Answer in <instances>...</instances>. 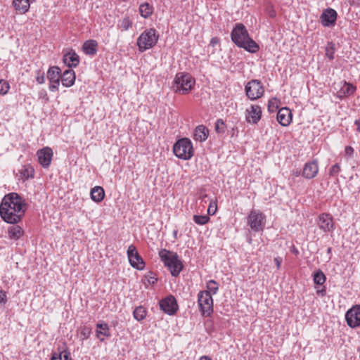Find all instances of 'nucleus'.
<instances>
[{"label": "nucleus", "mask_w": 360, "mask_h": 360, "mask_svg": "<svg viewBox=\"0 0 360 360\" xmlns=\"http://www.w3.org/2000/svg\"><path fill=\"white\" fill-rule=\"evenodd\" d=\"M27 210L25 200L17 193L4 195L0 204V217L6 223L18 224Z\"/></svg>", "instance_id": "nucleus-1"}, {"label": "nucleus", "mask_w": 360, "mask_h": 360, "mask_svg": "<svg viewBox=\"0 0 360 360\" xmlns=\"http://www.w3.org/2000/svg\"><path fill=\"white\" fill-rule=\"evenodd\" d=\"M232 41L239 47L243 48L251 53H256L259 47L248 34L245 27L243 24H238L231 32Z\"/></svg>", "instance_id": "nucleus-2"}, {"label": "nucleus", "mask_w": 360, "mask_h": 360, "mask_svg": "<svg viewBox=\"0 0 360 360\" xmlns=\"http://www.w3.org/2000/svg\"><path fill=\"white\" fill-rule=\"evenodd\" d=\"M195 84V79L189 73L181 72L176 74L172 88L176 93L186 95L191 91Z\"/></svg>", "instance_id": "nucleus-3"}, {"label": "nucleus", "mask_w": 360, "mask_h": 360, "mask_svg": "<svg viewBox=\"0 0 360 360\" xmlns=\"http://www.w3.org/2000/svg\"><path fill=\"white\" fill-rule=\"evenodd\" d=\"M159 256L165 265L169 269L173 276H177L183 269L182 262L179 259L176 253L162 249Z\"/></svg>", "instance_id": "nucleus-4"}, {"label": "nucleus", "mask_w": 360, "mask_h": 360, "mask_svg": "<svg viewBox=\"0 0 360 360\" xmlns=\"http://www.w3.org/2000/svg\"><path fill=\"white\" fill-rule=\"evenodd\" d=\"M173 153L179 159L191 160L194 155V148L191 141L188 138L179 139L173 146Z\"/></svg>", "instance_id": "nucleus-5"}, {"label": "nucleus", "mask_w": 360, "mask_h": 360, "mask_svg": "<svg viewBox=\"0 0 360 360\" xmlns=\"http://www.w3.org/2000/svg\"><path fill=\"white\" fill-rule=\"evenodd\" d=\"M159 35L153 28L146 30L137 39L136 44L139 51L143 52L153 48L158 42Z\"/></svg>", "instance_id": "nucleus-6"}, {"label": "nucleus", "mask_w": 360, "mask_h": 360, "mask_svg": "<svg viewBox=\"0 0 360 360\" xmlns=\"http://www.w3.org/2000/svg\"><path fill=\"white\" fill-rule=\"evenodd\" d=\"M247 224L254 231H262L266 224V216L259 210L253 209L248 215Z\"/></svg>", "instance_id": "nucleus-7"}, {"label": "nucleus", "mask_w": 360, "mask_h": 360, "mask_svg": "<svg viewBox=\"0 0 360 360\" xmlns=\"http://www.w3.org/2000/svg\"><path fill=\"white\" fill-rule=\"evenodd\" d=\"M198 302L202 316H209L213 311V300L209 291H200Z\"/></svg>", "instance_id": "nucleus-8"}, {"label": "nucleus", "mask_w": 360, "mask_h": 360, "mask_svg": "<svg viewBox=\"0 0 360 360\" xmlns=\"http://www.w3.org/2000/svg\"><path fill=\"white\" fill-rule=\"evenodd\" d=\"M247 96L250 100H256L261 98L264 94V87L258 79H252L245 86Z\"/></svg>", "instance_id": "nucleus-9"}, {"label": "nucleus", "mask_w": 360, "mask_h": 360, "mask_svg": "<svg viewBox=\"0 0 360 360\" xmlns=\"http://www.w3.org/2000/svg\"><path fill=\"white\" fill-rule=\"evenodd\" d=\"M127 257L129 262L132 267L142 270L145 267V262L142 257L139 255L136 248L134 245H131L127 249Z\"/></svg>", "instance_id": "nucleus-10"}, {"label": "nucleus", "mask_w": 360, "mask_h": 360, "mask_svg": "<svg viewBox=\"0 0 360 360\" xmlns=\"http://www.w3.org/2000/svg\"><path fill=\"white\" fill-rule=\"evenodd\" d=\"M347 325L351 328L360 326V305H355L349 309L345 314Z\"/></svg>", "instance_id": "nucleus-11"}, {"label": "nucleus", "mask_w": 360, "mask_h": 360, "mask_svg": "<svg viewBox=\"0 0 360 360\" xmlns=\"http://www.w3.org/2000/svg\"><path fill=\"white\" fill-rule=\"evenodd\" d=\"M38 162L44 168H48L52 161L53 153L50 147L46 146L37 152Z\"/></svg>", "instance_id": "nucleus-12"}, {"label": "nucleus", "mask_w": 360, "mask_h": 360, "mask_svg": "<svg viewBox=\"0 0 360 360\" xmlns=\"http://www.w3.org/2000/svg\"><path fill=\"white\" fill-rule=\"evenodd\" d=\"M60 70L58 67L53 66L47 72V78L50 82L49 90L56 91L58 90L60 84Z\"/></svg>", "instance_id": "nucleus-13"}, {"label": "nucleus", "mask_w": 360, "mask_h": 360, "mask_svg": "<svg viewBox=\"0 0 360 360\" xmlns=\"http://www.w3.org/2000/svg\"><path fill=\"white\" fill-rule=\"evenodd\" d=\"M317 224L324 232H331L335 229L333 218L328 213H322L319 216Z\"/></svg>", "instance_id": "nucleus-14"}, {"label": "nucleus", "mask_w": 360, "mask_h": 360, "mask_svg": "<svg viewBox=\"0 0 360 360\" xmlns=\"http://www.w3.org/2000/svg\"><path fill=\"white\" fill-rule=\"evenodd\" d=\"M319 170L317 160H312L304 164L302 176L307 179H311L316 176Z\"/></svg>", "instance_id": "nucleus-15"}, {"label": "nucleus", "mask_w": 360, "mask_h": 360, "mask_svg": "<svg viewBox=\"0 0 360 360\" xmlns=\"http://www.w3.org/2000/svg\"><path fill=\"white\" fill-rule=\"evenodd\" d=\"M160 309L165 313L173 315L178 309V305L173 296H169L160 302Z\"/></svg>", "instance_id": "nucleus-16"}, {"label": "nucleus", "mask_w": 360, "mask_h": 360, "mask_svg": "<svg viewBox=\"0 0 360 360\" xmlns=\"http://www.w3.org/2000/svg\"><path fill=\"white\" fill-rule=\"evenodd\" d=\"M262 108L257 105H251L246 110V120L249 123L257 124L262 117Z\"/></svg>", "instance_id": "nucleus-17"}, {"label": "nucleus", "mask_w": 360, "mask_h": 360, "mask_svg": "<svg viewBox=\"0 0 360 360\" xmlns=\"http://www.w3.org/2000/svg\"><path fill=\"white\" fill-rule=\"evenodd\" d=\"M337 15V12L334 9H326L320 17L322 25L325 27L335 25Z\"/></svg>", "instance_id": "nucleus-18"}, {"label": "nucleus", "mask_w": 360, "mask_h": 360, "mask_svg": "<svg viewBox=\"0 0 360 360\" xmlns=\"http://www.w3.org/2000/svg\"><path fill=\"white\" fill-rule=\"evenodd\" d=\"M356 91V86L345 81L342 86L337 91L336 96L340 99L353 95Z\"/></svg>", "instance_id": "nucleus-19"}, {"label": "nucleus", "mask_w": 360, "mask_h": 360, "mask_svg": "<svg viewBox=\"0 0 360 360\" xmlns=\"http://www.w3.org/2000/svg\"><path fill=\"white\" fill-rule=\"evenodd\" d=\"M110 328L108 323L103 321L97 323L96 336L101 342H103L105 338H110Z\"/></svg>", "instance_id": "nucleus-20"}, {"label": "nucleus", "mask_w": 360, "mask_h": 360, "mask_svg": "<svg viewBox=\"0 0 360 360\" xmlns=\"http://www.w3.org/2000/svg\"><path fill=\"white\" fill-rule=\"evenodd\" d=\"M277 120L282 126H288L292 121L290 110L288 108H281L277 112Z\"/></svg>", "instance_id": "nucleus-21"}, {"label": "nucleus", "mask_w": 360, "mask_h": 360, "mask_svg": "<svg viewBox=\"0 0 360 360\" xmlns=\"http://www.w3.org/2000/svg\"><path fill=\"white\" fill-rule=\"evenodd\" d=\"M63 62L69 68H75L79 63V57L75 51L71 50L63 56Z\"/></svg>", "instance_id": "nucleus-22"}, {"label": "nucleus", "mask_w": 360, "mask_h": 360, "mask_svg": "<svg viewBox=\"0 0 360 360\" xmlns=\"http://www.w3.org/2000/svg\"><path fill=\"white\" fill-rule=\"evenodd\" d=\"M76 76L75 72L72 69H68L63 73L61 76L62 84L65 87L72 86L75 82Z\"/></svg>", "instance_id": "nucleus-23"}, {"label": "nucleus", "mask_w": 360, "mask_h": 360, "mask_svg": "<svg viewBox=\"0 0 360 360\" xmlns=\"http://www.w3.org/2000/svg\"><path fill=\"white\" fill-rule=\"evenodd\" d=\"M34 0H13V5L20 14H25L29 11L30 4Z\"/></svg>", "instance_id": "nucleus-24"}, {"label": "nucleus", "mask_w": 360, "mask_h": 360, "mask_svg": "<svg viewBox=\"0 0 360 360\" xmlns=\"http://www.w3.org/2000/svg\"><path fill=\"white\" fill-rule=\"evenodd\" d=\"M98 46V44L96 40H87L83 44L82 51L86 55L93 56L96 53Z\"/></svg>", "instance_id": "nucleus-25"}, {"label": "nucleus", "mask_w": 360, "mask_h": 360, "mask_svg": "<svg viewBox=\"0 0 360 360\" xmlns=\"http://www.w3.org/2000/svg\"><path fill=\"white\" fill-rule=\"evenodd\" d=\"M23 233V229L21 226L17 225V224L9 226L8 229V236L11 240H18L21 236H22Z\"/></svg>", "instance_id": "nucleus-26"}, {"label": "nucleus", "mask_w": 360, "mask_h": 360, "mask_svg": "<svg viewBox=\"0 0 360 360\" xmlns=\"http://www.w3.org/2000/svg\"><path fill=\"white\" fill-rule=\"evenodd\" d=\"M209 135L208 129L203 126L199 125L198 126L194 131V139L200 142L205 141Z\"/></svg>", "instance_id": "nucleus-27"}, {"label": "nucleus", "mask_w": 360, "mask_h": 360, "mask_svg": "<svg viewBox=\"0 0 360 360\" xmlns=\"http://www.w3.org/2000/svg\"><path fill=\"white\" fill-rule=\"evenodd\" d=\"M91 198L95 202H101L105 198V191L101 186H95L90 192Z\"/></svg>", "instance_id": "nucleus-28"}, {"label": "nucleus", "mask_w": 360, "mask_h": 360, "mask_svg": "<svg viewBox=\"0 0 360 360\" xmlns=\"http://www.w3.org/2000/svg\"><path fill=\"white\" fill-rule=\"evenodd\" d=\"M19 174H20V177L23 180H27L30 178H33L34 175V169L33 167L27 164L22 166V167L19 170Z\"/></svg>", "instance_id": "nucleus-29"}, {"label": "nucleus", "mask_w": 360, "mask_h": 360, "mask_svg": "<svg viewBox=\"0 0 360 360\" xmlns=\"http://www.w3.org/2000/svg\"><path fill=\"white\" fill-rule=\"evenodd\" d=\"M50 360H72L71 354L68 349L53 352Z\"/></svg>", "instance_id": "nucleus-30"}, {"label": "nucleus", "mask_w": 360, "mask_h": 360, "mask_svg": "<svg viewBox=\"0 0 360 360\" xmlns=\"http://www.w3.org/2000/svg\"><path fill=\"white\" fill-rule=\"evenodd\" d=\"M153 8L148 3H143L139 6V13L140 15L144 18H147L153 14Z\"/></svg>", "instance_id": "nucleus-31"}, {"label": "nucleus", "mask_w": 360, "mask_h": 360, "mask_svg": "<svg viewBox=\"0 0 360 360\" xmlns=\"http://www.w3.org/2000/svg\"><path fill=\"white\" fill-rule=\"evenodd\" d=\"M133 22L129 17L126 16L120 20L117 23V27L121 31H127L132 27Z\"/></svg>", "instance_id": "nucleus-32"}, {"label": "nucleus", "mask_w": 360, "mask_h": 360, "mask_svg": "<svg viewBox=\"0 0 360 360\" xmlns=\"http://www.w3.org/2000/svg\"><path fill=\"white\" fill-rule=\"evenodd\" d=\"M146 314L147 311L142 306L136 307L133 311L134 318L138 321L143 320L146 317Z\"/></svg>", "instance_id": "nucleus-33"}, {"label": "nucleus", "mask_w": 360, "mask_h": 360, "mask_svg": "<svg viewBox=\"0 0 360 360\" xmlns=\"http://www.w3.org/2000/svg\"><path fill=\"white\" fill-rule=\"evenodd\" d=\"M314 282L316 285H323L326 280V277L322 271L318 270L314 274Z\"/></svg>", "instance_id": "nucleus-34"}, {"label": "nucleus", "mask_w": 360, "mask_h": 360, "mask_svg": "<svg viewBox=\"0 0 360 360\" xmlns=\"http://www.w3.org/2000/svg\"><path fill=\"white\" fill-rule=\"evenodd\" d=\"M210 217L207 215H194L193 221L198 225H205L210 221Z\"/></svg>", "instance_id": "nucleus-35"}, {"label": "nucleus", "mask_w": 360, "mask_h": 360, "mask_svg": "<svg viewBox=\"0 0 360 360\" xmlns=\"http://www.w3.org/2000/svg\"><path fill=\"white\" fill-rule=\"evenodd\" d=\"M335 44L333 42H328L326 48V56L329 60L334 58Z\"/></svg>", "instance_id": "nucleus-36"}, {"label": "nucleus", "mask_w": 360, "mask_h": 360, "mask_svg": "<svg viewBox=\"0 0 360 360\" xmlns=\"http://www.w3.org/2000/svg\"><path fill=\"white\" fill-rule=\"evenodd\" d=\"M79 337L82 340H87L91 333V329L87 326H83L80 328L79 330Z\"/></svg>", "instance_id": "nucleus-37"}, {"label": "nucleus", "mask_w": 360, "mask_h": 360, "mask_svg": "<svg viewBox=\"0 0 360 360\" xmlns=\"http://www.w3.org/2000/svg\"><path fill=\"white\" fill-rule=\"evenodd\" d=\"M207 288L206 291H209L210 293L216 294L218 291L219 286L217 283L214 280H210L207 283Z\"/></svg>", "instance_id": "nucleus-38"}, {"label": "nucleus", "mask_w": 360, "mask_h": 360, "mask_svg": "<svg viewBox=\"0 0 360 360\" xmlns=\"http://www.w3.org/2000/svg\"><path fill=\"white\" fill-rule=\"evenodd\" d=\"M145 278L146 280V281L145 282V285L146 287H148V285H154L155 283H156L158 281L156 275L152 272L146 275Z\"/></svg>", "instance_id": "nucleus-39"}, {"label": "nucleus", "mask_w": 360, "mask_h": 360, "mask_svg": "<svg viewBox=\"0 0 360 360\" xmlns=\"http://www.w3.org/2000/svg\"><path fill=\"white\" fill-rule=\"evenodd\" d=\"M10 89L9 83L4 79H0V94L5 95Z\"/></svg>", "instance_id": "nucleus-40"}, {"label": "nucleus", "mask_w": 360, "mask_h": 360, "mask_svg": "<svg viewBox=\"0 0 360 360\" xmlns=\"http://www.w3.org/2000/svg\"><path fill=\"white\" fill-rule=\"evenodd\" d=\"M225 129H226V125H225L224 122L221 119L217 120L215 123L216 131L219 134H222L225 131Z\"/></svg>", "instance_id": "nucleus-41"}, {"label": "nucleus", "mask_w": 360, "mask_h": 360, "mask_svg": "<svg viewBox=\"0 0 360 360\" xmlns=\"http://www.w3.org/2000/svg\"><path fill=\"white\" fill-rule=\"evenodd\" d=\"M36 81L38 84H41L45 82L44 72L41 70L36 71Z\"/></svg>", "instance_id": "nucleus-42"}, {"label": "nucleus", "mask_w": 360, "mask_h": 360, "mask_svg": "<svg viewBox=\"0 0 360 360\" xmlns=\"http://www.w3.org/2000/svg\"><path fill=\"white\" fill-rule=\"evenodd\" d=\"M217 210V205L216 200H211L207 209V212L210 215H214Z\"/></svg>", "instance_id": "nucleus-43"}, {"label": "nucleus", "mask_w": 360, "mask_h": 360, "mask_svg": "<svg viewBox=\"0 0 360 360\" xmlns=\"http://www.w3.org/2000/svg\"><path fill=\"white\" fill-rule=\"evenodd\" d=\"M340 166L339 164H335L329 170V174L330 176H335L340 172Z\"/></svg>", "instance_id": "nucleus-44"}, {"label": "nucleus", "mask_w": 360, "mask_h": 360, "mask_svg": "<svg viewBox=\"0 0 360 360\" xmlns=\"http://www.w3.org/2000/svg\"><path fill=\"white\" fill-rule=\"evenodd\" d=\"M7 300L6 292L3 290H0V304H6Z\"/></svg>", "instance_id": "nucleus-45"}, {"label": "nucleus", "mask_w": 360, "mask_h": 360, "mask_svg": "<svg viewBox=\"0 0 360 360\" xmlns=\"http://www.w3.org/2000/svg\"><path fill=\"white\" fill-rule=\"evenodd\" d=\"M354 150L352 146H346L345 148V154L346 156L351 158L353 156Z\"/></svg>", "instance_id": "nucleus-46"}, {"label": "nucleus", "mask_w": 360, "mask_h": 360, "mask_svg": "<svg viewBox=\"0 0 360 360\" xmlns=\"http://www.w3.org/2000/svg\"><path fill=\"white\" fill-rule=\"evenodd\" d=\"M266 13L269 14V17L274 18L276 16V11L273 8L272 6H269L266 8Z\"/></svg>", "instance_id": "nucleus-47"}, {"label": "nucleus", "mask_w": 360, "mask_h": 360, "mask_svg": "<svg viewBox=\"0 0 360 360\" xmlns=\"http://www.w3.org/2000/svg\"><path fill=\"white\" fill-rule=\"evenodd\" d=\"M274 262L276 264V268L278 269H279L281 268V266L282 258L280 257H275L274 258Z\"/></svg>", "instance_id": "nucleus-48"}, {"label": "nucleus", "mask_w": 360, "mask_h": 360, "mask_svg": "<svg viewBox=\"0 0 360 360\" xmlns=\"http://www.w3.org/2000/svg\"><path fill=\"white\" fill-rule=\"evenodd\" d=\"M219 39L217 37H214L210 40V45L214 46L216 44H219Z\"/></svg>", "instance_id": "nucleus-49"}, {"label": "nucleus", "mask_w": 360, "mask_h": 360, "mask_svg": "<svg viewBox=\"0 0 360 360\" xmlns=\"http://www.w3.org/2000/svg\"><path fill=\"white\" fill-rule=\"evenodd\" d=\"M292 174L294 176L297 177L300 176V172L298 169H296V170L292 171Z\"/></svg>", "instance_id": "nucleus-50"}, {"label": "nucleus", "mask_w": 360, "mask_h": 360, "mask_svg": "<svg viewBox=\"0 0 360 360\" xmlns=\"http://www.w3.org/2000/svg\"><path fill=\"white\" fill-rule=\"evenodd\" d=\"M199 360H212V359L208 356H202L199 359Z\"/></svg>", "instance_id": "nucleus-51"}, {"label": "nucleus", "mask_w": 360, "mask_h": 360, "mask_svg": "<svg viewBox=\"0 0 360 360\" xmlns=\"http://www.w3.org/2000/svg\"><path fill=\"white\" fill-rule=\"evenodd\" d=\"M355 124L357 126V129L360 131V119L355 121Z\"/></svg>", "instance_id": "nucleus-52"}, {"label": "nucleus", "mask_w": 360, "mask_h": 360, "mask_svg": "<svg viewBox=\"0 0 360 360\" xmlns=\"http://www.w3.org/2000/svg\"><path fill=\"white\" fill-rule=\"evenodd\" d=\"M207 197V194H202L200 196V198H201L202 200H204L205 198Z\"/></svg>", "instance_id": "nucleus-53"}, {"label": "nucleus", "mask_w": 360, "mask_h": 360, "mask_svg": "<svg viewBox=\"0 0 360 360\" xmlns=\"http://www.w3.org/2000/svg\"><path fill=\"white\" fill-rule=\"evenodd\" d=\"M331 251H332V248H328V250H327V252L328 254H330L331 253Z\"/></svg>", "instance_id": "nucleus-54"}, {"label": "nucleus", "mask_w": 360, "mask_h": 360, "mask_svg": "<svg viewBox=\"0 0 360 360\" xmlns=\"http://www.w3.org/2000/svg\"><path fill=\"white\" fill-rule=\"evenodd\" d=\"M272 103H273V101H269V105H268V108H269V110H270V108H271V104Z\"/></svg>", "instance_id": "nucleus-55"}, {"label": "nucleus", "mask_w": 360, "mask_h": 360, "mask_svg": "<svg viewBox=\"0 0 360 360\" xmlns=\"http://www.w3.org/2000/svg\"><path fill=\"white\" fill-rule=\"evenodd\" d=\"M174 237H175V238H176V235H177V231H175L174 232Z\"/></svg>", "instance_id": "nucleus-56"}]
</instances>
